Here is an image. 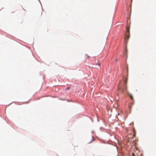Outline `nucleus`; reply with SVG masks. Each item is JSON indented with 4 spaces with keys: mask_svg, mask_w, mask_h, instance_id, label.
Here are the masks:
<instances>
[{
    "mask_svg": "<svg viewBox=\"0 0 156 156\" xmlns=\"http://www.w3.org/2000/svg\"><path fill=\"white\" fill-rule=\"evenodd\" d=\"M130 96L131 99L132 100H133V98L132 96L131 95H130Z\"/></svg>",
    "mask_w": 156,
    "mask_h": 156,
    "instance_id": "20e7f679",
    "label": "nucleus"
},
{
    "mask_svg": "<svg viewBox=\"0 0 156 156\" xmlns=\"http://www.w3.org/2000/svg\"><path fill=\"white\" fill-rule=\"evenodd\" d=\"M127 81V79H126V80L125 81V89L126 90L127 89V86L126 85V83Z\"/></svg>",
    "mask_w": 156,
    "mask_h": 156,
    "instance_id": "7ed1b4c3",
    "label": "nucleus"
},
{
    "mask_svg": "<svg viewBox=\"0 0 156 156\" xmlns=\"http://www.w3.org/2000/svg\"><path fill=\"white\" fill-rule=\"evenodd\" d=\"M129 34H128V35L126 34V37H125L124 38L125 41H126V40H127L129 38Z\"/></svg>",
    "mask_w": 156,
    "mask_h": 156,
    "instance_id": "f257e3e1",
    "label": "nucleus"
},
{
    "mask_svg": "<svg viewBox=\"0 0 156 156\" xmlns=\"http://www.w3.org/2000/svg\"><path fill=\"white\" fill-rule=\"evenodd\" d=\"M86 56L87 58H88L89 57V56L88 55H86Z\"/></svg>",
    "mask_w": 156,
    "mask_h": 156,
    "instance_id": "423d86ee",
    "label": "nucleus"
},
{
    "mask_svg": "<svg viewBox=\"0 0 156 156\" xmlns=\"http://www.w3.org/2000/svg\"><path fill=\"white\" fill-rule=\"evenodd\" d=\"M100 63H98V66H100Z\"/></svg>",
    "mask_w": 156,
    "mask_h": 156,
    "instance_id": "0eeeda50",
    "label": "nucleus"
},
{
    "mask_svg": "<svg viewBox=\"0 0 156 156\" xmlns=\"http://www.w3.org/2000/svg\"><path fill=\"white\" fill-rule=\"evenodd\" d=\"M70 87H68L66 89H65V90H68V89H70Z\"/></svg>",
    "mask_w": 156,
    "mask_h": 156,
    "instance_id": "39448f33",
    "label": "nucleus"
},
{
    "mask_svg": "<svg viewBox=\"0 0 156 156\" xmlns=\"http://www.w3.org/2000/svg\"><path fill=\"white\" fill-rule=\"evenodd\" d=\"M129 26H127L126 27V32H127V33H128V34H129Z\"/></svg>",
    "mask_w": 156,
    "mask_h": 156,
    "instance_id": "f03ea898",
    "label": "nucleus"
}]
</instances>
